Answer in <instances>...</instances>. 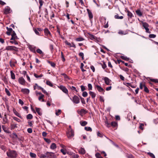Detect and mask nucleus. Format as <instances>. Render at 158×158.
Wrapping results in <instances>:
<instances>
[{
    "instance_id": "15",
    "label": "nucleus",
    "mask_w": 158,
    "mask_h": 158,
    "mask_svg": "<svg viewBox=\"0 0 158 158\" xmlns=\"http://www.w3.org/2000/svg\"><path fill=\"white\" fill-rule=\"evenodd\" d=\"M8 123V120L6 114H5L4 116L2 118V123L6 124Z\"/></svg>"
},
{
    "instance_id": "51",
    "label": "nucleus",
    "mask_w": 158,
    "mask_h": 158,
    "mask_svg": "<svg viewBox=\"0 0 158 158\" xmlns=\"http://www.w3.org/2000/svg\"><path fill=\"white\" fill-rule=\"evenodd\" d=\"M127 15L130 18H131L133 16L132 13L129 11H127Z\"/></svg>"
},
{
    "instance_id": "27",
    "label": "nucleus",
    "mask_w": 158,
    "mask_h": 158,
    "mask_svg": "<svg viewBox=\"0 0 158 158\" xmlns=\"http://www.w3.org/2000/svg\"><path fill=\"white\" fill-rule=\"evenodd\" d=\"M37 87V88L38 90H41L43 88L41 87V86H39L38 84L36 83L35 84V85L34 86V89L35 90L36 87Z\"/></svg>"
},
{
    "instance_id": "57",
    "label": "nucleus",
    "mask_w": 158,
    "mask_h": 158,
    "mask_svg": "<svg viewBox=\"0 0 158 158\" xmlns=\"http://www.w3.org/2000/svg\"><path fill=\"white\" fill-rule=\"evenodd\" d=\"M82 95L83 97H86L88 96V93L86 91H84L82 93Z\"/></svg>"
},
{
    "instance_id": "34",
    "label": "nucleus",
    "mask_w": 158,
    "mask_h": 158,
    "mask_svg": "<svg viewBox=\"0 0 158 158\" xmlns=\"http://www.w3.org/2000/svg\"><path fill=\"white\" fill-rule=\"evenodd\" d=\"M47 62L48 63H49V64L51 65L53 67H55L56 66V64L54 63L53 62L50 60H48L47 61Z\"/></svg>"
},
{
    "instance_id": "2",
    "label": "nucleus",
    "mask_w": 158,
    "mask_h": 158,
    "mask_svg": "<svg viewBox=\"0 0 158 158\" xmlns=\"http://www.w3.org/2000/svg\"><path fill=\"white\" fill-rule=\"evenodd\" d=\"M19 48L14 46H6L5 50L8 51L18 52Z\"/></svg>"
},
{
    "instance_id": "6",
    "label": "nucleus",
    "mask_w": 158,
    "mask_h": 158,
    "mask_svg": "<svg viewBox=\"0 0 158 158\" xmlns=\"http://www.w3.org/2000/svg\"><path fill=\"white\" fill-rule=\"evenodd\" d=\"M17 62L15 59H12L9 62L10 66L12 68L15 66V64H17Z\"/></svg>"
},
{
    "instance_id": "42",
    "label": "nucleus",
    "mask_w": 158,
    "mask_h": 158,
    "mask_svg": "<svg viewBox=\"0 0 158 158\" xmlns=\"http://www.w3.org/2000/svg\"><path fill=\"white\" fill-rule=\"evenodd\" d=\"M87 131L91 132L92 131V128L90 127H86L84 128Z\"/></svg>"
},
{
    "instance_id": "61",
    "label": "nucleus",
    "mask_w": 158,
    "mask_h": 158,
    "mask_svg": "<svg viewBox=\"0 0 158 158\" xmlns=\"http://www.w3.org/2000/svg\"><path fill=\"white\" fill-rule=\"evenodd\" d=\"M57 32L59 35H60V28L58 26H57Z\"/></svg>"
},
{
    "instance_id": "26",
    "label": "nucleus",
    "mask_w": 158,
    "mask_h": 158,
    "mask_svg": "<svg viewBox=\"0 0 158 158\" xmlns=\"http://www.w3.org/2000/svg\"><path fill=\"white\" fill-rule=\"evenodd\" d=\"M13 111L14 113L15 114V115H16L17 116L19 117L20 118H22V116L20 115V114L15 109H14Z\"/></svg>"
},
{
    "instance_id": "44",
    "label": "nucleus",
    "mask_w": 158,
    "mask_h": 158,
    "mask_svg": "<svg viewBox=\"0 0 158 158\" xmlns=\"http://www.w3.org/2000/svg\"><path fill=\"white\" fill-rule=\"evenodd\" d=\"M126 85L128 87L129 86H130L132 88H135L136 86L132 85L131 83H126Z\"/></svg>"
},
{
    "instance_id": "64",
    "label": "nucleus",
    "mask_w": 158,
    "mask_h": 158,
    "mask_svg": "<svg viewBox=\"0 0 158 158\" xmlns=\"http://www.w3.org/2000/svg\"><path fill=\"white\" fill-rule=\"evenodd\" d=\"M88 90H91L92 89V86L91 84H89L88 85Z\"/></svg>"
},
{
    "instance_id": "41",
    "label": "nucleus",
    "mask_w": 158,
    "mask_h": 158,
    "mask_svg": "<svg viewBox=\"0 0 158 158\" xmlns=\"http://www.w3.org/2000/svg\"><path fill=\"white\" fill-rule=\"evenodd\" d=\"M143 26V27L145 28H146L148 27H149L148 24L147 23L144 22L142 23Z\"/></svg>"
},
{
    "instance_id": "20",
    "label": "nucleus",
    "mask_w": 158,
    "mask_h": 158,
    "mask_svg": "<svg viewBox=\"0 0 158 158\" xmlns=\"http://www.w3.org/2000/svg\"><path fill=\"white\" fill-rule=\"evenodd\" d=\"M88 113V111L84 109H82L81 110L78 111V113L81 114H85Z\"/></svg>"
},
{
    "instance_id": "1",
    "label": "nucleus",
    "mask_w": 158,
    "mask_h": 158,
    "mask_svg": "<svg viewBox=\"0 0 158 158\" xmlns=\"http://www.w3.org/2000/svg\"><path fill=\"white\" fill-rule=\"evenodd\" d=\"M6 154L9 158H16L17 155L16 151L10 150L6 152Z\"/></svg>"
},
{
    "instance_id": "43",
    "label": "nucleus",
    "mask_w": 158,
    "mask_h": 158,
    "mask_svg": "<svg viewBox=\"0 0 158 158\" xmlns=\"http://www.w3.org/2000/svg\"><path fill=\"white\" fill-rule=\"evenodd\" d=\"M114 18L116 19H122L123 17V16H119L118 15H116L114 16Z\"/></svg>"
},
{
    "instance_id": "30",
    "label": "nucleus",
    "mask_w": 158,
    "mask_h": 158,
    "mask_svg": "<svg viewBox=\"0 0 158 158\" xmlns=\"http://www.w3.org/2000/svg\"><path fill=\"white\" fill-rule=\"evenodd\" d=\"M79 152L82 154H84L85 153V151L84 148H81L79 151Z\"/></svg>"
},
{
    "instance_id": "32",
    "label": "nucleus",
    "mask_w": 158,
    "mask_h": 158,
    "mask_svg": "<svg viewBox=\"0 0 158 158\" xmlns=\"http://www.w3.org/2000/svg\"><path fill=\"white\" fill-rule=\"evenodd\" d=\"M2 128L4 131L5 132L8 133H10L9 131L7 130V128L4 125L2 126Z\"/></svg>"
},
{
    "instance_id": "3",
    "label": "nucleus",
    "mask_w": 158,
    "mask_h": 158,
    "mask_svg": "<svg viewBox=\"0 0 158 158\" xmlns=\"http://www.w3.org/2000/svg\"><path fill=\"white\" fill-rule=\"evenodd\" d=\"M74 135V131L72 129L70 130H69L67 132V136L69 139H71L72 137H73Z\"/></svg>"
},
{
    "instance_id": "5",
    "label": "nucleus",
    "mask_w": 158,
    "mask_h": 158,
    "mask_svg": "<svg viewBox=\"0 0 158 158\" xmlns=\"http://www.w3.org/2000/svg\"><path fill=\"white\" fill-rule=\"evenodd\" d=\"M59 88L61 89L64 93L68 94V91L66 87L63 85H61L58 86Z\"/></svg>"
},
{
    "instance_id": "39",
    "label": "nucleus",
    "mask_w": 158,
    "mask_h": 158,
    "mask_svg": "<svg viewBox=\"0 0 158 158\" xmlns=\"http://www.w3.org/2000/svg\"><path fill=\"white\" fill-rule=\"evenodd\" d=\"M61 75L63 76L64 78L66 79V80H69L70 79V78L65 73H62Z\"/></svg>"
},
{
    "instance_id": "10",
    "label": "nucleus",
    "mask_w": 158,
    "mask_h": 158,
    "mask_svg": "<svg viewBox=\"0 0 158 158\" xmlns=\"http://www.w3.org/2000/svg\"><path fill=\"white\" fill-rule=\"evenodd\" d=\"M17 127L18 126H17V124L12 120L10 123V129L11 130H13L15 128Z\"/></svg>"
},
{
    "instance_id": "9",
    "label": "nucleus",
    "mask_w": 158,
    "mask_h": 158,
    "mask_svg": "<svg viewBox=\"0 0 158 158\" xmlns=\"http://www.w3.org/2000/svg\"><path fill=\"white\" fill-rule=\"evenodd\" d=\"M7 31L6 32V34L8 35H10L11 34L13 33V29L10 27H6Z\"/></svg>"
},
{
    "instance_id": "56",
    "label": "nucleus",
    "mask_w": 158,
    "mask_h": 158,
    "mask_svg": "<svg viewBox=\"0 0 158 158\" xmlns=\"http://www.w3.org/2000/svg\"><path fill=\"white\" fill-rule=\"evenodd\" d=\"M30 155L32 158H35L36 157V155L35 153L32 152L30 153Z\"/></svg>"
},
{
    "instance_id": "13",
    "label": "nucleus",
    "mask_w": 158,
    "mask_h": 158,
    "mask_svg": "<svg viewBox=\"0 0 158 158\" xmlns=\"http://www.w3.org/2000/svg\"><path fill=\"white\" fill-rule=\"evenodd\" d=\"M95 88H96L97 90L100 92H102L104 94L105 90L100 86L98 85H95Z\"/></svg>"
},
{
    "instance_id": "62",
    "label": "nucleus",
    "mask_w": 158,
    "mask_h": 158,
    "mask_svg": "<svg viewBox=\"0 0 158 158\" xmlns=\"http://www.w3.org/2000/svg\"><path fill=\"white\" fill-rule=\"evenodd\" d=\"M151 81L155 82V83H158V79H150Z\"/></svg>"
},
{
    "instance_id": "50",
    "label": "nucleus",
    "mask_w": 158,
    "mask_h": 158,
    "mask_svg": "<svg viewBox=\"0 0 158 158\" xmlns=\"http://www.w3.org/2000/svg\"><path fill=\"white\" fill-rule=\"evenodd\" d=\"M34 76L36 78L41 77L43 76L42 74H41L40 75H38L36 73H34Z\"/></svg>"
},
{
    "instance_id": "47",
    "label": "nucleus",
    "mask_w": 158,
    "mask_h": 158,
    "mask_svg": "<svg viewBox=\"0 0 158 158\" xmlns=\"http://www.w3.org/2000/svg\"><path fill=\"white\" fill-rule=\"evenodd\" d=\"M75 40L77 41H80L84 40V39L82 37H79L75 39Z\"/></svg>"
},
{
    "instance_id": "46",
    "label": "nucleus",
    "mask_w": 158,
    "mask_h": 158,
    "mask_svg": "<svg viewBox=\"0 0 158 158\" xmlns=\"http://www.w3.org/2000/svg\"><path fill=\"white\" fill-rule=\"evenodd\" d=\"M61 58H62V60L63 62H64L65 60V59L64 58V56L63 55V52H61Z\"/></svg>"
},
{
    "instance_id": "54",
    "label": "nucleus",
    "mask_w": 158,
    "mask_h": 158,
    "mask_svg": "<svg viewBox=\"0 0 158 158\" xmlns=\"http://www.w3.org/2000/svg\"><path fill=\"white\" fill-rule=\"evenodd\" d=\"M79 56L81 57L82 60L84 59V54L83 52H81L79 54Z\"/></svg>"
},
{
    "instance_id": "58",
    "label": "nucleus",
    "mask_w": 158,
    "mask_h": 158,
    "mask_svg": "<svg viewBox=\"0 0 158 158\" xmlns=\"http://www.w3.org/2000/svg\"><path fill=\"white\" fill-rule=\"evenodd\" d=\"M2 80L5 83H7L8 82V80L6 77H4L2 79Z\"/></svg>"
},
{
    "instance_id": "8",
    "label": "nucleus",
    "mask_w": 158,
    "mask_h": 158,
    "mask_svg": "<svg viewBox=\"0 0 158 158\" xmlns=\"http://www.w3.org/2000/svg\"><path fill=\"white\" fill-rule=\"evenodd\" d=\"M88 34L89 35V37L90 39L95 41H98L97 38L95 36L90 33H88Z\"/></svg>"
},
{
    "instance_id": "11",
    "label": "nucleus",
    "mask_w": 158,
    "mask_h": 158,
    "mask_svg": "<svg viewBox=\"0 0 158 158\" xmlns=\"http://www.w3.org/2000/svg\"><path fill=\"white\" fill-rule=\"evenodd\" d=\"M10 8L9 6L6 7L3 11V13L4 14L7 15L10 13Z\"/></svg>"
},
{
    "instance_id": "33",
    "label": "nucleus",
    "mask_w": 158,
    "mask_h": 158,
    "mask_svg": "<svg viewBox=\"0 0 158 158\" xmlns=\"http://www.w3.org/2000/svg\"><path fill=\"white\" fill-rule=\"evenodd\" d=\"M135 12L137 15L139 16H141L142 15V14L139 10H137L135 11Z\"/></svg>"
},
{
    "instance_id": "28",
    "label": "nucleus",
    "mask_w": 158,
    "mask_h": 158,
    "mask_svg": "<svg viewBox=\"0 0 158 158\" xmlns=\"http://www.w3.org/2000/svg\"><path fill=\"white\" fill-rule=\"evenodd\" d=\"M80 124L82 126H86L88 123L86 121H81L80 122Z\"/></svg>"
},
{
    "instance_id": "19",
    "label": "nucleus",
    "mask_w": 158,
    "mask_h": 158,
    "mask_svg": "<svg viewBox=\"0 0 158 158\" xmlns=\"http://www.w3.org/2000/svg\"><path fill=\"white\" fill-rule=\"evenodd\" d=\"M21 92L24 94H28L29 93L30 91L27 89H22L21 90Z\"/></svg>"
},
{
    "instance_id": "36",
    "label": "nucleus",
    "mask_w": 158,
    "mask_h": 158,
    "mask_svg": "<svg viewBox=\"0 0 158 158\" xmlns=\"http://www.w3.org/2000/svg\"><path fill=\"white\" fill-rule=\"evenodd\" d=\"M105 125L107 127H110V123L108 121L107 119H106V121H105Z\"/></svg>"
},
{
    "instance_id": "24",
    "label": "nucleus",
    "mask_w": 158,
    "mask_h": 158,
    "mask_svg": "<svg viewBox=\"0 0 158 158\" xmlns=\"http://www.w3.org/2000/svg\"><path fill=\"white\" fill-rule=\"evenodd\" d=\"M36 111V112L39 115H42V113L40 111L41 109L40 108H38V107H35V108Z\"/></svg>"
},
{
    "instance_id": "31",
    "label": "nucleus",
    "mask_w": 158,
    "mask_h": 158,
    "mask_svg": "<svg viewBox=\"0 0 158 158\" xmlns=\"http://www.w3.org/2000/svg\"><path fill=\"white\" fill-rule=\"evenodd\" d=\"M56 148V144L55 143H52L50 146V148L52 149H54Z\"/></svg>"
},
{
    "instance_id": "35",
    "label": "nucleus",
    "mask_w": 158,
    "mask_h": 158,
    "mask_svg": "<svg viewBox=\"0 0 158 158\" xmlns=\"http://www.w3.org/2000/svg\"><path fill=\"white\" fill-rule=\"evenodd\" d=\"M120 58L123 60L126 61H128L130 60L129 58L127 57V56H121Z\"/></svg>"
},
{
    "instance_id": "29",
    "label": "nucleus",
    "mask_w": 158,
    "mask_h": 158,
    "mask_svg": "<svg viewBox=\"0 0 158 158\" xmlns=\"http://www.w3.org/2000/svg\"><path fill=\"white\" fill-rule=\"evenodd\" d=\"M89 94L91 96L92 98L93 99L94 98L96 97V94L93 92L90 91L89 92Z\"/></svg>"
},
{
    "instance_id": "52",
    "label": "nucleus",
    "mask_w": 158,
    "mask_h": 158,
    "mask_svg": "<svg viewBox=\"0 0 158 158\" xmlns=\"http://www.w3.org/2000/svg\"><path fill=\"white\" fill-rule=\"evenodd\" d=\"M5 92L6 93L7 95L8 96H10L11 95L10 93L9 90L6 88H5Z\"/></svg>"
},
{
    "instance_id": "55",
    "label": "nucleus",
    "mask_w": 158,
    "mask_h": 158,
    "mask_svg": "<svg viewBox=\"0 0 158 158\" xmlns=\"http://www.w3.org/2000/svg\"><path fill=\"white\" fill-rule=\"evenodd\" d=\"M79 97H80V98L81 99V102L82 103V104H85V99H84V98H82L81 96H80Z\"/></svg>"
},
{
    "instance_id": "49",
    "label": "nucleus",
    "mask_w": 158,
    "mask_h": 158,
    "mask_svg": "<svg viewBox=\"0 0 158 158\" xmlns=\"http://www.w3.org/2000/svg\"><path fill=\"white\" fill-rule=\"evenodd\" d=\"M46 84L51 87H52L53 85L51 81H46Z\"/></svg>"
},
{
    "instance_id": "23",
    "label": "nucleus",
    "mask_w": 158,
    "mask_h": 158,
    "mask_svg": "<svg viewBox=\"0 0 158 158\" xmlns=\"http://www.w3.org/2000/svg\"><path fill=\"white\" fill-rule=\"evenodd\" d=\"M29 48L30 50L34 53H36V47H32L31 46H29Z\"/></svg>"
},
{
    "instance_id": "60",
    "label": "nucleus",
    "mask_w": 158,
    "mask_h": 158,
    "mask_svg": "<svg viewBox=\"0 0 158 158\" xmlns=\"http://www.w3.org/2000/svg\"><path fill=\"white\" fill-rule=\"evenodd\" d=\"M81 91L83 92L84 91V90H85L86 89L85 87V86L83 85H81Z\"/></svg>"
},
{
    "instance_id": "14",
    "label": "nucleus",
    "mask_w": 158,
    "mask_h": 158,
    "mask_svg": "<svg viewBox=\"0 0 158 158\" xmlns=\"http://www.w3.org/2000/svg\"><path fill=\"white\" fill-rule=\"evenodd\" d=\"M46 154L47 158H53L54 157V153L52 152H47Z\"/></svg>"
},
{
    "instance_id": "25",
    "label": "nucleus",
    "mask_w": 158,
    "mask_h": 158,
    "mask_svg": "<svg viewBox=\"0 0 158 158\" xmlns=\"http://www.w3.org/2000/svg\"><path fill=\"white\" fill-rule=\"evenodd\" d=\"M110 127H116L117 126V123L116 122H112L110 123Z\"/></svg>"
},
{
    "instance_id": "4",
    "label": "nucleus",
    "mask_w": 158,
    "mask_h": 158,
    "mask_svg": "<svg viewBox=\"0 0 158 158\" xmlns=\"http://www.w3.org/2000/svg\"><path fill=\"white\" fill-rule=\"evenodd\" d=\"M70 99L76 104H78L80 102V99L76 95H74L73 98L72 99L71 98Z\"/></svg>"
},
{
    "instance_id": "45",
    "label": "nucleus",
    "mask_w": 158,
    "mask_h": 158,
    "mask_svg": "<svg viewBox=\"0 0 158 158\" xmlns=\"http://www.w3.org/2000/svg\"><path fill=\"white\" fill-rule=\"evenodd\" d=\"M143 87L144 88V91L147 93H149V90L148 88L145 86V85H143Z\"/></svg>"
},
{
    "instance_id": "37",
    "label": "nucleus",
    "mask_w": 158,
    "mask_h": 158,
    "mask_svg": "<svg viewBox=\"0 0 158 158\" xmlns=\"http://www.w3.org/2000/svg\"><path fill=\"white\" fill-rule=\"evenodd\" d=\"M106 18L104 17H102L100 19V21L101 22L104 23V24L106 23Z\"/></svg>"
},
{
    "instance_id": "17",
    "label": "nucleus",
    "mask_w": 158,
    "mask_h": 158,
    "mask_svg": "<svg viewBox=\"0 0 158 158\" xmlns=\"http://www.w3.org/2000/svg\"><path fill=\"white\" fill-rule=\"evenodd\" d=\"M104 80L105 83L107 85H109L111 81L108 78L106 77H104Z\"/></svg>"
},
{
    "instance_id": "22",
    "label": "nucleus",
    "mask_w": 158,
    "mask_h": 158,
    "mask_svg": "<svg viewBox=\"0 0 158 158\" xmlns=\"http://www.w3.org/2000/svg\"><path fill=\"white\" fill-rule=\"evenodd\" d=\"M68 88L69 89H70L73 91H75L77 92H78V91L76 89V88L73 86H71L70 85H68Z\"/></svg>"
},
{
    "instance_id": "16",
    "label": "nucleus",
    "mask_w": 158,
    "mask_h": 158,
    "mask_svg": "<svg viewBox=\"0 0 158 158\" xmlns=\"http://www.w3.org/2000/svg\"><path fill=\"white\" fill-rule=\"evenodd\" d=\"M87 11L88 14L89 19L90 21H91L93 17V14L92 12L89 9H87Z\"/></svg>"
},
{
    "instance_id": "18",
    "label": "nucleus",
    "mask_w": 158,
    "mask_h": 158,
    "mask_svg": "<svg viewBox=\"0 0 158 158\" xmlns=\"http://www.w3.org/2000/svg\"><path fill=\"white\" fill-rule=\"evenodd\" d=\"M44 32L45 35L46 36H48L49 35H51V33L47 28H46L44 29Z\"/></svg>"
},
{
    "instance_id": "38",
    "label": "nucleus",
    "mask_w": 158,
    "mask_h": 158,
    "mask_svg": "<svg viewBox=\"0 0 158 158\" xmlns=\"http://www.w3.org/2000/svg\"><path fill=\"white\" fill-rule=\"evenodd\" d=\"M11 77L12 79L14 80L15 78V75L12 71H10Z\"/></svg>"
},
{
    "instance_id": "40",
    "label": "nucleus",
    "mask_w": 158,
    "mask_h": 158,
    "mask_svg": "<svg viewBox=\"0 0 158 158\" xmlns=\"http://www.w3.org/2000/svg\"><path fill=\"white\" fill-rule=\"evenodd\" d=\"M10 41V42L12 44H14L15 45L18 44V42L16 40H11Z\"/></svg>"
},
{
    "instance_id": "12",
    "label": "nucleus",
    "mask_w": 158,
    "mask_h": 158,
    "mask_svg": "<svg viewBox=\"0 0 158 158\" xmlns=\"http://www.w3.org/2000/svg\"><path fill=\"white\" fill-rule=\"evenodd\" d=\"M11 35V37L10 38V40H16L18 39L15 31H13V33Z\"/></svg>"
},
{
    "instance_id": "53",
    "label": "nucleus",
    "mask_w": 158,
    "mask_h": 158,
    "mask_svg": "<svg viewBox=\"0 0 158 158\" xmlns=\"http://www.w3.org/2000/svg\"><path fill=\"white\" fill-rule=\"evenodd\" d=\"M95 156L97 158H103L101 156L100 154L99 153H96Z\"/></svg>"
},
{
    "instance_id": "63",
    "label": "nucleus",
    "mask_w": 158,
    "mask_h": 158,
    "mask_svg": "<svg viewBox=\"0 0 158 158\" xmlns=\"http://www.w3.org/2000/svg\"><path fill=\"white\" fill-rule=\"evenodd\" d=\"M13 118L14 119L17 121L18 122H21L20 120L16 117H13Z\"/></svg>"
},
{
    "instance_id": "59",
    "label": "nucleus",
    "mask_w": 158,
    "mask_h": 158,
    "mask_svg": "<svg viewBox=\"0 0 158 158\" xmlns=\"http://www.w3.org/2000/svg\"><path fill=\"white\" fill-rule=\"evenodd\" d=\"M64 43L66 45L69 46L70 47H72L71 44L67 40H65Z\"/></svg>"
},
{
    "instance_id": "21",
    "label": "nucleus",
    "mask_w": 158,
    "mask_h": 158,
    "mask_svg": "<svg viewBox=\"0 0 158 158\" xmlns=\"http://www.w3.org/2000/svg\"><path fill=\"white\" fill-rule=\"evenodd\" d=\"M37 53L40 55L42 57H43L44 55V54L42 51L40 49H38L36 51Z\"/></svg>"
},
{
    "instance_id": "48",
    "label": "nucleus",
    "mask_w": 158,
    "mask_h": 158,
    "mask_svg": "<svg viewBox=\"0 0 158 158\" xmlns=\"http://www.w3.org/2000/svg\"><path fill=\"white\" fill-rule=\"evenodd\" d=\"M33 116L31 114H29L27 116V119H31L32 118Z\"/></svg>"
},
{
    "instance_id": "7",
    "label": "nucleus",
    "mask_w": 158,
    "mask_h": 158,
    "mask_svg": "<svg viewBox=\"0 0 158 158\" xmlns=\"http://www.w3.org/2000/svg\"><path fill=\"white\" fill-rule=\"evenodd\" d=\"M19 83L23 85H25L26 84V81L23 77H21L19 78L18 80Z\"/></svg>"
}]
</instances>
